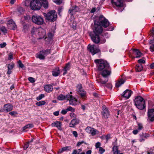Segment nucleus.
I'll list each match as a JSON object with an SVG mask.
<instances>
[{
  "label": "nucleus",
  "mask_w": 154,
  "mask_h": 154,
  "mask_svg": "<svg viewBox=\"0 0 154 154\" xmlns=\"http://www.w3.org/2000/svg\"><path fill=\"white\" fill-rule=\"evenodd\" d=\"M94 24L95 29L94 30V34L91 33L90 35L92 41L96 44H98L100 41L99 35L103 31V29L101 26L104 28H106L109 26V24L106 19L103 15H101L98 19L94 20Z\"/></svg>",
  "instance_id": "1"
},
{
  "label": "nucleus",
  "mask_w": 154,
  "mask_h": 154,
  "mask_svg": "<svg viewBox=\"0 0 154 154\" xmlns=\"http://www.w3.org/2000/svg\"><path fill=\"white\" fill-rule=\"evenodd\" d=\"M134 103L135 106L139 109L142 110L145 107V100L141 97H136L134 99Z\"/></svg>",
  "instance_id": "2"
},
{
  "label": "nucleus",
  "mask_w": 154,
  "mask_h": 154,
  "mask_svg": "<svg viewBox=\"0 0 154 154\" xmlns=\"http://www.w3.org/2000/svg\"><path fill=\"white\" fill-rule=\"evenodd\" d=\"M94 62L97 64L98 67V69L99 70H101L103 69H107L109 67V65L106 61L103 60L101 59H96L94 60Z\"/></svg>",
  "instance_id": "3"
},
{
  "label": "nucleus",
  "mask_w": 154,
  "mask_h": 154,
  "mask_svg": "<svg viewBox=\"0 0 154 154\" xmlns=\"http://www.w3.org/2000/svg\"><path fill=\"white\" fill-rule=\"evenodd\" d=\"M57 14L54 10H52L48 12L46 16L47 20L50 22H54L56 20Z\"/></svg>",
  "instance_id": "4"
},
{
  "label": "nucleus",
  "mask_w": 154,
  "mask_h": 154,
  "mask_svg": "<svg viewBox=\"0 0 154 154\" xmlns=\"http://www.w3.org/2000/svg\"><path fill=\"white\" fill-rule=\"evenodd\" d=\"M43 5L41 2L37 0H33L30 2V7L32 10H36L40 9Z\"/></svg>",
  "instance_id": "5"
},
{
  "label": "nucleus",
  "mask_w": 154,
  "mask_h": 154,
  "mask_svg": "<svg viewBox=\"0 0 154 154\" xmlns=\"http://www.w3.org/2000/svg\"><path fill=\"white\" fill-rule=\"evenodd\" d=\"M32 22L38 25L43 24L44 22L43 17L39 15H34L32 17Z\"/></svg>",
  "instance_id": "6"
},
{
  "label": "nucleus",
  "mask_w": 154,
  "mask_h": 154,
  "mask_svg": "<svg viewBox=\"0 0 154 154\" xmlns=\"http://www.w3.org/2000/svg\"><path fill=\"white\" fill-rule=\"evenodd\" d=\"M89 51L91 52L92 55L100 51V50L98 47L95 45H88V47Z\"/></svg>",
  "instance_id": "7"
},
{
  "label": "nucleus",
  "mask_w": 154,
  "mask_h": 154,
  "mask_svg": "<svg viewBox=\"0 0 154 154\" xmlns=\"http://www.w3.org/2000/svg\"><path fill=\"white\" fill-rule=\"evenodd\" d=\"M111 2L113 7H121L123 6V3L122 0H111Z\"/></svg>",
  "instance_id": "8"
},
{
  "label": "nucleus",
  "mask_w": 154,
  "mask_h": 154,
  "mask_svg": "<svg viewBox=\"0 0 154 154\" xmlns=\"http://www.w3.org/2000/svg\"><path fill=\"white\" fill-rule=\"evenodd\" d=\"M67 100H69L70 105L73 106L77 104V99L73 97L71 95L69 94L67 95Z\"/></svg>",
  "instance_id": "9"
},
{
  "label": "nucleus",
  "mask_w": 154,
  "mask_h": 154,
  "mask_svg": "<svg viewBox=\"0 0 154 154\" xmlns=\"http://www.w3.org/2000/svg\"><path fill=\"white\" fill-rule=\"evenodd\" d=\"M103 111L102 114L105 118H107L109 116V112L107 108L105 106H103L102 107Z\"/></svg>",
  "instance_id": "10"
},
{
  "label": "nucleus",
  "mask_w": 154,
  "mask_h": 154,
  "mask_svg": "<svg viewBox=\"0 0 154 154\" xmlns=\"http://www.w3.org/2000/svg\"><path fill=\"white\" fill-rule=\"evenodd\" d=\"M148 116L149 120L151 122L154 121V108L149 109L148 112Z\"/></svg>",
  "instance_id": "11"
},
{
  "label": "nucleus",
  "mask_w": 154,
  "mask_h": 154,
  "mask_svg": "<svg viewBox=\"0 0 154 154\" xmlns=\"http://www.w3.org/2000/svg\"><path fill=\"white\" fill-rule=\"evenodd\" d=\"M46 34L45 30L43 29L40 27L39 28V31L37 33L36 36L39 37L38 39H41L43 38Z\"/></svg>",
  "instance_id": "12"
},
{
  "label": "nucleus",
  "mask_w": 154,
  "mask_h": 154,
  "mask_svg": "<svg viewBox=\"0 0 154 154\" xmlns=\"http://www.w3.org/2000/svg\"><path fill=\"white\" fill-rule=\"evenodd\" d=\"M132 91L130 90L126 89L124 91L122 94V96L126 99H128L131 96Z\"/></svg>",
  "instance_id": "13"
},
{
  "label": "nucleus",
  "mask_w": 154,
  "mask_h": 154,
  "mask_svg": "<svg viewBox=\"0 0 154 154\" xmlns=\"http://www.w3.org/2000/svg\"><path fill=\"white\" fill-rule=\"evenodd\" d=\"M111 73V69L110 67L107 69H104L102 72L101 74L104 77H106L109 75Z\"/></svg>",
  "instance_id": "14"
},
{
  "label": "nucleus",
  "mask_w": 154,
  "mask_h": 154,
  "mask_svg": "<svg viewBox=\"0 0 154 154\" xmlns=\"http://www.w3.org/2000/svg\"><path fill=\"white\" fill-rule=\"evenodd\" d=\"M8 26L10 29L14 30L17 28L15 23L12 20H10L8 21Z\"/></svg>",
  "instance_id": "15"
},
{
  "label": "nucleus",
  "mask_w": 154,
  "mask_h": 154,
  "mask_svg": "<svg viewBox=\"0 0 154 154\" xmlns=\"http://www.w3.org/2000/svg\"><path fill=\"white\" fill-rule=\"evenodd\" d=\"M79 8L76 6L74 7H72L70 8L69 10V13L72 15L76 12L79 11Z\"/></svg>",
  "instance_id": "16"
},
{
  "label": "nucleus",
  "mask_w": 154,
  "mask_h": 154,
  "mask_svg": "<svg viewBox=\"0 0 154 154\" xmlns=\"http://www.w3.org/2000/svg\"><path fill=\"white\" fill-rule=\"evenodd\" d=\"M4 110L7 112H9L13 109V106L10 103H8L5 104L4 106Z\"/></svg>",
  "instance_id": "17"
},
{
  "label": "nucleus",
  "mask_w": 154,
  "mask_h": 154,
  "mask_svg": "<svg viewBox=\"0 0 154 154\" xmlns=\"http://www.w3.org/2000/svg\"><path fill=\"white\" fill-rule=\"evenodd\" d=\"M79 122V120L76 118L74 119L71 121L69 124V126L70 127H74V126L78 124Z\"/></svg>",
  "instance_id": "18"
},
{
  "label": "nucleus",
  "mask_w": 154,
  "mask_h": 154,
  "mask_svg": "<svg viewBox=\"0 0 154 154\" xmlns=\"http://www.w3.org/2000/svg\"><path fill=\"white\" fill-rule=\"evenodd\" d=\"M44 90L45 91L48 92L50 93L53 90V87L52 86L50 85H47L44 86Z\"/></svg>",
  "instance_id": "19"
},
{
  "label": "nucleus",
  "mask_w": 154,
  "mask_h": 154,
  "mask_svg": "<svg viewBox=\"0 0 154 154\" xmlns=\"http://www.w3.org/2000/svg\"><path fill=\"white\" fill-rule=\"evenodd\" d=\"M51 125L52 127H57L58 129H61V123L59 121H57L51 124Z\"/></svg>",
  "instance_id": "20"
},
{
  "label": "nucleus",
  "mask_w": 154,
  "mask_h": 154,
  "mask_svg": "<svg viewBox=\"0 0 154 154\" xmlns=\"http://www.w3.org/2000/svg\"><path fill=\"white\" fill-rule=\"evenodd\" d=\"M39 31V28H37L33 27L31 29V32L32 35H35L37 36V33Z\"/></svg>",
  "instance_id": "21"
},
{
  "label": "nucleus",
  "mask_w": 154,
  "mask_h": 154,
  "mask_svg": "<svg viewBox=\"0 0 154 154\" xmlns=\"http://www.w3.org/2000/svg\"><path fill=\"white\" fill-rule=\"evenodd\" d=\"M14 67V63H10L8 64V72L7 73L10 74L11 73V70Z\"/></svg>",
  "instance_id": "22"
},
{
  "label": "nucleus",
  "mask_w": 154,
  "mask_h": 154,
  "mask_svg": "<svg viewBox=\"0 0 154 154\" xmlns=\"http://www.w3.org/2000/svg\"><path fill=\"white\" fill-rule=\"evenodd\" d=\"M134 54L136 55V58H139L141 57L142 55V54L138 50L134 49L133 50Z\"/></svg>",
  "instance_id": "23"
},
{
  "label": "nucleus",
  "mask_w": 154,
  "mask_h": 154,
  "mask_svg": "<svg viewBox=\"0 0 154 154\" xmlns=\"http://www.w3.org/2000/svg\"><path fill=\"white\" fill-rule=\"evenodd\" d=\"M60 74L59 69L56 67L52 71V75L54 76H58Z\"/></svg>",
  "instance_id": "24"
},
{
  "label": "nucleus",
  "mask_w": 154,
  "mask_h": 154,
  "mask_svg": "<svg viewBox=\"0 0 154 154\" xmlns=\"http://www.w3.org/2000/svg\"><path fill=\"white\" fill-rule=\"evenodd\" d=\"M71 149V146H66L65 147H63L60 149H59L58 152V153H61L63 151H66L70 150Z\"/></svg>",
  "instance_id": "25"
},
{
  "label": "nucleus",
  "mask_w": 154,
  "mask_h": 154,
  "mask_svg": "<svg viewBox=\"0 0 154 154\" xmlns=\"http://www.w3.org/2000/svg\"><path fill=\"white\" fill-rule=\"evenodd\" d=\"M70 65L69 63H67L65 67L64 68V72L63 74V75H65L67 73V71L69 70L70 69Z\"/></svg>",
  "instance_id": "26"
},
{
  "label": "nucleus",
  "mask_w": 154,
  "mask_h": 154,
  "mask_svg": "<svg viewBox=\"0 0 154 154\" xmlns=\"http://www.w3.org/2000/svg\"><path fill=\"white\" fill-rule=\"evenodd\" d=\"M125 80L122 79H121L117 82L116 83V86L117 88L119 87L125 82Z\"/></svg>",
  "instance_id": "27"
},
{
  "label": "nucleus",
  "mask_w": 154,
  "mask_h": 154,
  "mask_svg": "<svg viewBox=\"0 0 154 154\" xmlns=\"http://www.w3.org/2000/svg\"><path fill=\"white\" fill-rule=\"evenodd\" d=\"M45 55L42 53V51H41L38 54H36V57L40 59H44L45 58Z\"/></svg>",
  "instance_id": "28"
},
{
  "label": "nucleus",
  "mask_w": 154,
  "mask_h": 154,
  "mask_svg": "<svg viewBox=\"0 0 154 154\" xmlns=\"http://www.w3.org/2000/svg\"><path fill=\"white\" fill-rule=\"evenodd\" d=\"M80 95L81 97L83 99H85L86 97V92L83 90L81 91L78 92Z\"/></svg>",
  "instance_id": "29"
},
{
  "label": "nucleus",
  "mask_w": 154,
  "mask_h": 154,
  "mask_svg": "<svg viewBox=\"0 0 154 154\" xmlns=\"http://www.w3.org/2000/svg\"><path fill=\"white\" fill-rule=\"evenodd\" d=\"M33 127L34 125L33 124H29L24 126L22 128V130L23 131H24L26 129H30Z\"/></svg>",
  "instance_id": "30"
},
{
  "label": "nucleus",
  "mask_w": 154,
  "mask_h": 154,
  "mask_svg": "<svg viewBox=\"0 0 154 154\" xmlns=\"http://www.w3.org/2000/svg\"><path fill=\"white\" fill-rule=\"evenodd\" d=\"M17 14L18 15H20L23 14L24 12V10L22 7H19L17 9Z\"/></svg>",
  "instance_id": "31"
},
{
  "label": "nucleus",
  "mask_w": 154,
  "mask_h": 154,
  "mask_svg": "<svg viewBox=\"0 0 154 154\" xmlns=\"http://www.w3.org/2000/svg\"><path fill=\"white\" fill-rule=\"evenodd\" d=\"M57 99L60 100H63L67 99V95L64 96L62 94H60L58 97Z\"/></svg>",
  "instance_id": "32"
},
{
  "label": "nucleus",
  "mask_w": 154,
  "mask_h": 154,
  "mask_svg": "<svg viewBox=\"0 0 154 154\" xmlns=\"http://www.w3.org/2000/svg\"><path fill=\"white\" fill-rule=\"evenodd\" d=\"M30 3L29 0H24L23 4L24 6L26 7H28L30 5Z\"/></svg>",
  "instance_id": "33"
},
{
  "label": "nucleus",
  "mask_w": 154,
  "mask_h": 154,
  "mask_svg": "<svg viewBox=\"0 0 154 154\" xmlns=\"http://www.w3.org/2000/svg\"><path fill=\"white\" fill-rule=\"evenodd\" d=\"M143 68V66L141 64L137 65L135 67V69L138 72L141 71L142 70Z\"/></svg>",
  "instance_id": "34"
},
{
  "label": "nucleus",
  "mask_w": 154,
  "mask_h": 154,
  "mask_svg": "<svg viewBox=\"0 0 154 154\" xmlns=\"http://www.w3.org/2000/svg\"><path fill=\"white\" fill-rule=\"evenodd\" d=\"M76 90L78 92L83 90L81 84H79L77 85L76 87Z\"/></svg>",
  "instance_id": "35"
},
{
  "label": "nucleus",
  "mask_w": 154,
  "mask_h": 154,
  "mask_svg": "<svg viewBox=\"0 0 154 154\" xmlns=\"http://www.w3.org/2000/svg\"><path fill=\"white\" fill-rule=\"evenodd\" d=\"M112 150L114 152V154H119V151L117 146H114L112 148Z\"/></svg>",
  "instance_id": "36"
},
{
  "label": "nucleus",
  "mask_w": 154,
  "mask_h": 154,
  "mask_svg": "<svg viewBox=\"0 0 154 154\" xmlns=\"http://www.w3.org/2000/svg\"><path fill=\"white\" fill-rule=\"evenodd\" d=\"M46 102L44 101H41L36 103V105L39 106L45 105Z\"/></svg>",
  "instance_id": "37"
},
{
  "label": "nucleus",
  "mask_w": 154,
  "mask_h": 154,
  "mask_svg": "<svg viewBox=\"0 0 154 154\" xmlns=\"http://www.w3.org/2000/svg\"><path fill=\"white\" fill-rule=\"evenodd\" d=\"M42 51V53H43L45 56L47 55L50 53V49H47L45 51Z\"/></svg>",
  "instance_id": "38"
},
{
  "label": "nucleus",
  "mask_w": 154,
  "mask_h": 154,
  "mask_svg": "<svg viewBox=\"0 0 154 154\" xmlns=\"http://www.w3.org/2000/svg\"><path fill=\"white\" fill-rule=\"evenodd\" d=\"M91 131V134L93 136H94L98 132V131L95 129L94 128H92Z\"/></svg>",
  "instance_id": "39"
},
{
  "label": "nucleus",
  "mask_w": 154,
  "mask_h": 154,
  "mask_svg": "<svg viewBox=\"0 0 154 154\" xmlns=\"http://www.w3.org/2000/svg\"><path fill=\"white\" fill-rule=\"evenodd\" d=\"M92 128L90 127H87L85 129V130L88 133L91 134Z\"/></svg>",
  "instance_id": "40"
},
{
  "label": "nucleus",
  "mask_w": 154,
  "mask_h": 154,
  "mask_svg": "<svg viewBox=\"0 0 154 154\" xmlns=\"http://www.w3.org/2000/svg\"><path fill=\"white\" fill-rule=\"evenodd\" d=\"M92 128L90 127H87L85 129V130L88 133L91 134Z\"/></svg>",
  "instance_id": "41"
},
{
  "label": "nucleus",
  "mask_w": 154,
  "mask_h": 154,
  "mask_svg": "<svg viewBox=\"0 0 154 154\" xmlns=\"http://www.w3.org/2000/svg\"><path fill=\"white\" fill-rule=\"evenodd\" d=\"M44 95L43 94H41L39 95L38 97H37L36 98V100H39L42 99V98L44 97Z\"/></svg>",
  "instance_id": "42"
},
{
  "label": "nucleus",
  "mask_w": 154,
  "mask_h": 154,
  "mask_svg": "<svg viewBox=\"0 0 154 154\" xmlns=\"http://www.w3.org/2000/svg\"><path fill=\"white\" fill-rule=\"evenodd\" d=\"M138 125V130L140 131L143 128L142 124L141 123H139L137 124Z\"/></svg>",
  "instance_id": "43"
},
{
  "label": "nucleus",
  "mask_w": 154,
  "mask_h": 154,
  "mask_svg": "<svg viewBox=\"0 0 154 154\" xmlns=\"http://www.w3.org/2000/svg\"><path fill=\"white\" fill-rule=\"evenodd\" d=\"M18 63L19 67L21 68H23L24 67V65L22 63L20 60H19L18 62Z\"/></svg>",
  "instance_id": "44"
},
{
  "label": "nucleus",
  "mask_w": 154,
  "mask_h": 154,
  "mask_svg": "<svg viewBox=\"0 0 154 154\" xmlns=\"http://www.w3.org/2000/svg\"><path fill=\"white\" fill-rule=\"evenodd\" d=\"M140 137H144L145 138H147L148 137H149V135L147 134H142Z\"/></svg>",
  "instance_id": "45"
},
{
  "label": "nucleus",
  "mask_w": 154,
  "mask_h": 154,
  "mask_svg": "<svg viewBox=\"0 0 154 154\" xmlns=\"http://www.w3.org/2000/svg\"><path fill=\"white\" fill-rule=\"evenodd\" d=\"M53 1L57 4H60L62 2V0H53Z\"/></svg>",
  "instance_id": "46"
},
{
  "label": "nucleus",
  "mask_w": 154,
  "mask_h": 154,
  "mask_svg": "<svg viewBox=\"0 0 154 154\" xmlns=\"http://www.w3.org/2000/svg\"><path fill=\"white\" fill-rule=\"evenodd\" d=\"M105 151L104 149L102 147H100L99 149V152L100 154H102Z\"/></svg>",
  "instance_id": "47"
},
{
  "label": "nucleus",
  "mask_w": 154,
  "mask_h": 154,
  "mask_svg": "<svg viewBox=\"0 0 154 154\" xmlns=\"http://www.w3.org/2000/svg\"><path fill=\"white\" fill-rule=\"evenodd\" d=\"M149 48L151 52L154 51V44H152L150 45Z\"/></svg>",
  "instance_id": "48"
},
{
  "label": "nucleus",
  "mask_w": 154,
  "mask_h": 154,
  "mask_svg": "<svg viewBox=\"0 0 154 154\" xmlns=\"http://www.w3.org/2000/svg\"><path fill=\"white\" fill-rule=\"evenodd\" d=\"M67 111H72L74 112L75 111V109L72 108L71 106H69L67 109H66Z\"/></svg>",
  "instance_id": "49"
},
{
  "label": "nucleus",
  "mask_w": 154,
  "mask_h": 154,
  "mask_svg": "<svg viewBox=\"0 0 154 154\" xmlns=\"http://www.w3.org/2000/svg\"><path fill=\"white\" fill-rule=\"evenodd\" d=\"M72 27L74 29H76V23L75 21H73V23L72 25Z\"/></svg>",
  "instance_id": "50"
},
{
  "label": "nucleus",
  "mask_w": 154,
  "mask_h": 154,
  "mask_svg": "<svg viewBox=\"0 0 154 154\" xmlns=\"http://www.w3.org/2000/svg\"><path fill=\"white\" fill-rule=\"evenodd\" d=\"M108 81V79L106 78V79H105V81H103L102 79H100V82L102 84H105L106 82H107Z\"/></svg>",
  "instance_id": "51"
},
{
  "label": "nucleus",
  "mask_w": 154,
  "mask_h": 154,
  "mask_svg": "<svg viewBox=\"0 0 154 154\" xmlns=\"http://www.w3.org/2000/svg\"><path fill=\"white\" fill-rule=\"evenodd\" d=\"M84 143L85 144H87V143L85 142L84 141H82L79 142H78L77 144V146H79L82 143Z\"/></svg>",
  "instance_id": "52"
},
{
  "label": "nucleus",
  "mask_w": 154,
  "mask_h": 154,
  "mask_svg": "<svg viewBox=\"0 0 154 154\" xmlns=\"http://www.w3.org/2000/svg\"><path fill=\"white\" fill-rule=\"evenodd\" d=\"M28 80L31 83H33L35 81L34 79L32 77H29Z\"/></svg>",
  "instance_id": "53"
},
{
  "label": "nucleus",
  "mask_w": 154,
  "mask_h": 154,
  "mask_svg": "<svg viewBox=\"0 0 154 154\" xmlns=\"http://www.w3.org/2000/svg\"><path fill=\"white\" fill-rule=\"evenodd\" d=\"M106 86L108 88H109L110 89H111L112 88V85L110 83H108L107 84Z\"/></svg>",
  "instance_id": "54"
},
{
  "label": "nucleus",
  "mask_w": 154,
  "mask_h": 154,
  "mask_svg": "<svg viewBox=\"0 0 154 154\" xmlns=\"http://www.w3.org/2000/svg\"><path fill=\"white\" fill-rule=\"evenodd\" d=\"M138 62L140 63H145V61L144 60L141 59L139 60H138Z\"/></svg>",
  "instance_id": "55"
},
{
  "label": "nucleus",
  "mask_w": 154,
  "mask_h": 154,
  "mask_svg": "<svg viewBox=\"0 0 154 154\" xmlns=\"http://www.w3.org/2000/svg\"><path fill=\"white\" fill-rule=\"evenodd\" d=\"M9 114L11 116H14V115L17 114V112L15 111H13L9 112Z\"/></svg>",
  "instance_id": "56"
},
{
  "label": "nucleus",
  "mask_w": 154,
  "mask_h": 154,
  "mask_svg": "<svg viewBox=\"0 0 154 154\" xmlns=\"http://www.w3.org/2000/svg\"><path fill=\"white\" fill-rule=\"evenodd\" d=\"M6 44L5 42H3L0 44V47L1 48H3L5 46Z\"/></svg>",
  "instance_id": "57"
},
{
  "label": "nucleus",
  "mask_w": 154,
  "mask_h": 154,
  "mask_svg": "<svg viewBox=\"0 0 154 154\" xmlns=\"http://www.w3.org/2000/svg\"><path fill=\"white\" fill-rule=\"evenodd\" d=\"M100 145H101L100 143L99 142H98L96 143V144H95L96 147V148H100Z\"/></svg>",
  "instance_id": "58"
},
{
  "label": "nucleus",
  "mask_w": 154,
  "mask_h": 154,
  "mask_svg": "<svg viewBox=\"0 0 154 154\" xmlns=\"http://www.w3.org/2000/svg\"><path fill=\"white\" fill-rule=\"evenodd\" d=\"M1 29L2 31L3 32H5L6 31V29L5 27L2 26L1 27Z\"/></svg>",
  "instance_id": "59"
},
{
  "label": "nucleus",
  "mask_w": 154,
  "mask_h": 154,
  "mask_svg": "<svg viewBox=\"0 0 154 154\" xmlns=\"http://www.w3.org/2000/svg\"><path fill=\"white\" fill-rule=\"evenodd\" d=\"M67 110L66 109L63 110L61 112V113L63 114H65L67 112Z\"/></svg>",
  "instance_id": "60"
},
{
  "label": "nucleus",
  "mask_w": 154,
  "mask_h": 154,
  "mask_svg": "<svg viewBox=\"0 0 154 154\" xmlns=\"http://www.w3.org/2000/svg\"><path fill=\"white\" fill-rule=\"evenodd\" d=\"M72 134L75 137H77L78 136V134L76 131H73L72 132Z\"/></svg>",
  "instance_id": "61"
},
{
  "label": "nucleus",
  "mask_w": 154,
  "mask_h": 154,
  "mask_svg": "<svg viewBox=\"0 0 154 154\" xmlns=\"http://www.w3.org/2000/svg\"><path fill=\"white\" fill-rule=\"evenodd\" d=\"M24 17L25 20H28L29 19H30V17L29 15H24Z\"/></svg>",
  "instance_id": "62"
},
{
  "label": "nucleus",
  "mask_w": 154,
  "mask_h": 154,
  "mask_svg": "<svg viewBox=\"0 0 154 154\" xmlns=\"http://www.w3.org/2000/svg\"><path fill=\"white\" fill-rule=\"evenodd\" d=\"M110 138V134H107L106 136V140H108Z\"/></svg>",
  "instance_id": "63"
},
{
  "label": "nucleus",
  "mask_w": 154,
  "mask_h": 154,
  "mask_svg": "<svg viewBox=\"0 0 154 154\" xmlns=\"http://www.w3.org/2000/svg\"><path fill=\"white\" fill-rule=\"evenodd\" d=\"M29 143H27L24 146V149H26L29 146Z\"/></svg>",
  "instance_id": "64"
}]
</instances>
